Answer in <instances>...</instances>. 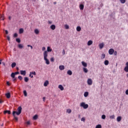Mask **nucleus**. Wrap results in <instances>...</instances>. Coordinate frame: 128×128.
<instances>
[{"label": "nucleus", "mask_w": 128, "mask_h": 128, "mask_svg": "<svg viewBox=\"0 0 128 128\" xmlns=\"http://www.w3.org/2000/svg\"><path fill=\"white\" fill-rule=\"evenodd\" d=\"M52 51V49L50 46L47 47V51H46L47 52H50Z\"/></svg>", "instance_id": "1a4fd4ad"}, {"label": "nucleus", "mask_w": 128, "mask_h": 128, "mask_svg": "<svg viewBox=\"0 0 128 128\" xmlns=\"http://www.w3.org/2000/svg\"><path fill=\"white\" fill-rule=\"evenodd\" d=\"M88 96V92H85L84 93V96L85 98H87V96Z\"/></svg>", "instance_id": "393cba45"}, {"label": "nucleus", "mask_w": 128, "mask_h": 128, "mask_svg": "<svg viewBox=\"0 0 128 128\" xmlns=\"http://www.w3.org/2000/svg\"><path fill=\"white\" fill-rule=\"evenodd\" d=\"M5 32H6V34H8V30H6Z\"/></svg>", "instance_id": "4d7b16f0"}, {"label": "nucleus", "mask_w": 128, "mask_h": 128, "mask_svg": "<svg viewBox=\"0 0 128 128\" xmlns=\"http://www.w3.org/2000/svg\"><path fill=\"white\" fill-rule=\"evenodd\" d=\"M96 128H102V125L100 124L96 125Z\"/></svg>", "instance_id": "4c0bfd02"}, {"label": "nucleus", "mask_w": 128, "mask_h": 128, "mask_svg": "<svg viewBox=\"0 0 128 128\" xmlns=\"http://www.w3.org/2000/svg\"><path fill=\"white\" fill-rule=\"evenodd\" d=\"M6 96L7 98H10V93H6Z\"/></svg>", "instance_id": "a211bd4d"}, {"label": "nucleus", "mask_w": 128, "mask_h": 128, "mask_svg": "<svg viewBox=\"0 0 128 128\" xmlns=\"http://www.w3.org/2000/svg\"><path fill=\"white\" fill-rule=\"evenodd\" d=\"M16 42L20 44V38H16Z\"/></svg>", "instance_id": "f704fd0d"}, {"label": "nucleus", "mask_w": 128, "mask_h": 128, "mask_svg": "<svg viewBox=\"0 0 128 128\" xmlns=\"http://www.w3.org/2000/svg\"><path fill=\"white\" fill-rule=\"evenodd\" d=\"M14 38H17L18 37V34L15 33L14 35Z\"/></svg>", "instance_id": "de8ad7c7"}, {"label": "nucleus", "mask_w": 128, "mask_h": 128, "mask_svg": "<svg viewBox=\"0 0 128 128\" xmlns=\"http://www.w3.org/2000/svg\"><path fill=\"white\" fill-rule=\"evenodd\" d=\"M59 68L60 70H64V66H59Z\"/></svg>", "instance_id": "2eb2a0df"}, {"label": "nucleus", "mask_w": 128, "mask_h": 128, "mask_svg": "<svg viewBox=\"0 0 128 128\" xmlns=\"http://www.w3.org/2000/svg\"><path fill=\"white\" fill-rule=\"evenodd\" d=\"M79 8L80 10H84V4H80L79 6Z\"/></svg>", "instance_id": "0eeeda50"}, {"label": "nucleus", "mask_w": 128, "mask_h": 128, "mask_svg": "<svg viewBox=\"0 0 128 128\" xmlns=\"http://www.w3.org/2000/svg\"><path fill=\"white\" fill-rule=\"evenodd\" d=\"M58 88L60 90H64V86L62 84L59 85Z\"/></svg>", "instance_id": "9d476101"}, {"label": "nucleus", "mask_w": 128, "mask_h": 128, "mask_svg": "<svg viewBox=\"0 0 128 128\" xmlns=\"http://www.w3.org/2000/svg\"><path fill=\"white\" fill-rule=\"evenodd\" d=\"M14 74H15V76H16V74H20V72H14Z\"/></svg>", "instance_id": "5fc2aeb1"}, {"label": "nucleus", "mask_w": 128, "mask_h": 128, "mask_svg": "<svg viewBox=\"0 0 128 128\" xmlns=\"http://www.w3.org/2000/svg\"><path fill=\"white\" fill-rule=\"evenodd\" d=\"M2 64H3V66H6V63H4V62H2Z\"/></svg>", "instance_id": "e2e57ef3"}, {"label": "nucleus", "mask_w": 128, "mask_h": 128, "mask_svg": "<svg viewBox=\"0 0 128 128\" xmlns=\"http://www.w3.org/2000/svg\"><path fill=\"white\" fill-rule=\"evenodd\" d=\"M7 39H8V40H10V36H7Z\"/></svg>", "instance_id": "6e6d98bb"}, {"label": "nucleus", "mask_w": 128, "mask_h": 128, "mask_svg": "<svg viewBox=\"0 0 128 128\" xmlns=\"http://www.w3.org/2000/svg\"><path fill=\"white\" fill-rule=\"evenodd\" d=\"M76 30H77V32H80V30H82V28H80V26H77Z\"/></svg>", "instance_id": "b1692460"}, {"label": "nucleus", "mask_w": 128, "mask_h": 128, "mask_svg": "<svg viewBox=\"0 0 128 128\" xmlns=\"http://www.w3.org/2000/svg\"><path fill=\"white\" fill-rule=\"evenodd\" d=\"M108 63L109 62H108V60H106L104 62L105 66H108Z\"/></svg>", "instance_id": "c85d7f7f"}, {"label": "nucleus", "mask_w": 128, "mask_h": 128, "mask_svg": "<svg viewBox=\"0 0 128 128\" xmlns=\"http://www.w3.org/2000/svg\"><path fill=\"white\" fill-rule=\"evenodd\" d=\"M44 60L46 61V64H50V60L48 59V52L44 51Z\"/></svg>", "instance_id": "f03ea898"}, {"label": "nucleus", "mask_w": 128, "mask_h": 128, "mask_svg": "<svg viewBox=\"0 0 128 128\" xmlns=\"http://www.w3.org/2000/svg\"><path fill=\"white\" fill-rule=\"evenodd\" d=\"M34 120H37L38 119V115H35L33 117Z\"/></svg>", "instance_id": "58836bf2"}, {"label": "nucleus", "mask_w": 128, "mask_h": 128, "mask_svg": "<svg viewBox=\"0 0 128 128\" xmlns=\"http://www.w3.org/2000/svg\"><path fill=\"white\" fill-rule=\"evenodd\" d=\"M87 83L88 86H92V80L91 78H88V80Z\"/></svg>", "instance_id": "20e7f679"}, {"label": "nucleus", "mask_w": 128, "mask_h": 128, "mask_svg": "<svg viewBox=\"0 0 128 128\" xmlns=\"http://www.w3.org/2000/svg\"><path fill=\"white\" fill-rule=\"evenodd\" d=\"M66 112H68V114H70V112H72V110L70 109H68Z\"/></svg>", "instance_id": "c9c22d12"}, {"label": "nucleus", "mask_w": 128, "mask_h": 128, "mask_svg": "<svg viewBox=\"0 0 128 128\" xmlns=\"http://www.w3.org/2000/svg\"><path fill=\"white\" fill-rule=\"evenodd\" d=\"M83 70L84 72H88V69L86 68H83Z\"/></svg>", "instance_id": "473e14b6"}, {"label": "nucleus", "mask_w": 128, "mask_h": 128, "mask_svg": "<svg viewBox=\"0 0 128 128\" xmlns=\"http://www.w3.org/2000/svg\"><path fill=\"white\" fill-rule=\"evenodd\" d=\"M80 106H81V108H83L84 109H86L88 108V104H86L84 102H82L80 104Z\"/></svg>", "instance_id": "7ed1b4c3"}, {"label": "nucleus", "mask_w": 128, "mask_h": 128, "mask_svg": "<svg viewBox=\"0 0 128 128\" xmlns=\"http://www.w3.org/2000/svg\"><path fill=\"white\" fill-rule=\"evenodd\" d=\"M24 96H28V93L26 92V90L24 91Z\"/></svg>", "instance_id": "72a5a7b5"}, {"label": "nucleus", "mask_w": 128, "mask_h": 128, "mask_svg": "<svg viewBox=\"0 0 128 128\" xmlns=\"http://www.w3.org/2000/svg\"><path fill=\"white\" fill-rule=\"evenodd\" d=\"M28 48H31V50H32V46H30V45H28Z\"/></svg>", "instance_id": "603ef678"}, {"label": "nucleus", "mask_w": 128, "mask_h": 128, "mask_svg": "<svg viewBox=\"0 0 128 128\" xmlns=\"http://www.w3.org/2000/svg\"><path fill=\"white\" fill-rule=\"evenodd\" d=\"M19 34H24V28H21L19 30Z\"/></svg>", "instance_id": "aec40b11"}, {"label": "nucleus", "mask_w": 128, "mask_h": 128, "mask_svg": "<svg viewBox=\"0 0 128 128\" xmlns=\"http://www.w3.org/2000/svg\"><path fill=\"white\" fill-rule=\"evenodd\" d=\"M42 50L44 52V50H46V47H42Z\"/></svg>", "instance_id": "864d4df0"}, {"label": "nucleus", "mask_w": 128, "mask_h": 128, "mask_svg": "<svg viewBox=\"0 0 128 128\" xmlns=\"http://www.w3.org/2000/svg\"><path fill=\"white\" fill-rule=\"evenodd\" d=\"M126 66L124 70V72H128V62H126Z\"/></svg>", "instance_id": "39448f33"}, {"label": "nucleus", "mask_w": 128, "mask_h": 128, "mask_svg": "<svg viewBox=\"0 0 128 128\" xmlns=\"http://www.w3.org/2000/svg\"><path fill=\"white\" fill-rule=\"evenodd\" d=\"M18 47L19 48H24V46H22V44H19L18 45Z\"/></svg>", "instance_id": "7c9ffc66"}, {"label": "nucleus", "mask_w": 128, "mask_h": 128, "mask_svg": "<svg viewBox=\"0 0 128 128\" xmlns=\"http://www.w3.org/2000/svg\"><path fill=\"white\" fill-rule=\"evenodd\" d=\"M116 120L118 122H120V120H122V116H118V117H117Z\"/></svg>", "instance_id": "4468645a"}, {"label": "nucleus", "mask_w": 128, "mask_h": 128, "mask_svg": "<svg viewBox=\"0 0 128 128\" xmlns=\"http://www.w3.org/2000/svg\"><path fill=\"white\" fill-rule=\"evenodd\" d=\"M114 50L112 48H110L109 50H108V54H114Z\"/></svg>", "instance_id": "423d86ee"}, {"label": "nucleus", "mask_w": 128, "mask_h": 128, "mask_svg": "<svg viewBox=\"0 0 128 128\" xmlns=\"http://www.w3.org/2000/svg\"><path fill=\"white\" fill-rule=\"evenodd\" d=\"M104 58H106V54H104V53H103L102 54L101 58L102 60H104Z\"/></svg>", "instance_id": "cd10ccee"}, {"label": "nucleus", "mask_w": 128, "mask_h": 128, "mask_svg": "<svg viewBox=\"0 0 128 128\" xmlns=\"http://www.w3.org/2000/svg\"><path fill=\"white\" fill-rule=\"evenodd\" d=\"M4 114H10V110H5L4 111Z\"/></svg>", "instance_id": "5701e85b"}, {"label": "nucleus", "mask_w": 128, "mask_h": 128, "mask_svg": "<svg viewBox=\"0 0 128 128\" xmlns=\"http://www.w3.org/2000/svg\"><path fill=\"white\" fill-rule=\"evenodd\" d=\"M104 46V43H101L99 44V47H100V49L102 48Z\"/></svg>", "instance_id": "4be33fe9"}, {"label": "nucleus", "mask_w": 128, "mask_h": 128, "mask_svg": "<svg viewBox=\"0 0 128 128\" xmlns=\"http://www.w3.org/2000/svg\"><path fill=\"white\" fill-rule=\"evenodd\" d=\"M121 4H124L126 2V0H120Z\"/></svg>", "instance_id": "ea45409f"}, {"label": "nucleus", "mask_w": 128, "mask_h": 128, "mask_svg": "<svg viewBox=\"0 0 128 128\" xmlns=\"http://www.w3.org/2000/svg\"><path fill=\"white\" fill-rule=\"evenodd\" d=\"M34 32L36 34H40V30H38V29H35Z\"/></svg>", "instance_id": "6ab92c4d"}, {"label": "nucleus", "mask_w": 128, "mask_h": 128, "mask_svg": "<svg viewBox=\"0 0 128 128\" xmlns=\"http://www.w3.org/2000/svg\"><path fill=\"white\" fill-rule=\"evenodd\" d=\"M64 28L66 30H68V28H70V26H68V24H65Z\"/></svg>", "instance_id": "2f4dec72"}, {"label": "nucleus", "mask_w": 128, "mask_h": 128, "mask_svg": "<svg viewBox=\"0 0 128 128\" xmlns=\"http://www.w3.org/2000/svg\"><path fill=\"white\" fill-rule=\"evenodd\" d=\"M0 64H2V60H0Z\"/></svg>", "instance_id": "338daca9"}, {"label": "nucleus", "mask_w": 128, "mask_h": 128, "mask_svg": "<svg viewBox=\"0 0 128 128\" xmlns=\"http://www.w3.org/2000/svg\"><path fill=\"white\" fill-rule=\"evenodd\" d=\"M62 54H66V52L64 50H63Z\"/></svg>", "instance_id": "13d9d810"}, {"label": "nucleus", "mask_w": 128, "mask_h": 128, "mask_svg": "<svg viewBox=\"0 0 128 128\" xmlns=\"http://www.w3.org/2000/svg\"><path fill=\"white\" fill-rule=\"evenodd\" d=\"M16 63L14 62L12 63L11 66H12V68H16Z\"/></svg>", "instance_id": "dca6fc26"}, {"label": "nucleus", "mask_w": 128, "mask_h": 128, "mask_svg": "<svg viewBox=\"0 0 128 128\" xmlns=\"http://www.w3.org/2000/svg\"><path fill=\"white\" fill-rule=\"evenodd\" d=\"M4 102V100L0 99V104H2Z\"/></svg>", "instance_id": "bf43d9fd"}, {"label": "nucleus", "mask_w": 128, "mask_h": 128, "mask_svg": "<svg viewBox=\"0 0 128 128\" xmlns=\"http://www.w3.org/2000/svg\"><path fill=\"white\" fill-rule=\"evenodd\" d=\"M29 76L30 78H34V76H32L30 72V73Z\"/></svg>", "instance_id": "c03bdc74"}, {"label": "nucleus", "mask_w": 128, "mask_h": 128, "mask_svg": "<svg viewBox=\"0 0 128 128\" xmlns=\"http://www.w3.org/2000/svg\"><path fill=\"white\" fill-rule=\"evenodd\" d=\"M113 54H114V56H116V54H118V52H116V51H114V52H113Z\"/></svg>", "instance_id": "09e8293b"}, {"label": "nucleus", "mask_w": 128, "mask_h": 128, "mask_svg": "<svg viewBox=\"0 0 128 128\" xmlns=\"http://www.w3.org/2000/svg\"><path fill=\"white\" fill-rule=\"evenodd\" d=\"M126 94H128V90H126Z\"/></svg>", "instance_id": "680f3d73"}, {"label": "nucleus", "mask_w": 128, "mask_h": 128, "mask_svg": "<svg viewBox=\"0 0 128 128\" xmlns=\"http://www.w3.org/2000/svg\"><path fill=\"white\" fill-rule=\"evenodd\" d=\"M24 82H28V80H29L28 78V77H25V78H24Z\"/></svg>", "instance_id": "a878e982"}, {"label": "nucleus", "mask_w": 128, "mask_h": 128, "mask_svg": "<svg viewBox=\"0 0 128 128\" xmlns=\"http://www.w3.org/2000/svg\"><path fill=\"white\" fill-rule=\"evenodd\" d=\"M50 62H54V57H52L50 58Z\"/></svg>", "instance_id": "37998d69"}, {"label": "nucleus", "mask_w": 128, "mask_h": 128, "mask_svg": "<svg viewBox=\"0 0 128 128\" xmlns=\"http://www.w3.org/2000/svg\"><path fill=\"white\" fill-rule=\"evenodd\" d=\"M51 30H56V25L52 24L50 26Z\"/></svg>", "instance_id": "ddd939ff"}, {"label": "nucleus", "mask_w": 128, "mask_h": 128, "mask_svg": "<svg viewBox=\"0 0 128 128\" xmlns=\"http://www.w3.org/2000/svg\"><path fill=\"white\" fill-rule=\"evenodd\" d=\"M20 74H22V76H26V70H20Z\"/></svg>", "instance_id": "6e6552de"}, {"label": "nucleus", "mask_w": 128, "mask_h": 128, "mask_svg": "<svg viewBox=\"0 0 128 128\" xmlns=\"http://www.w3.org/2000/svg\"><path fill=\"white\" fill-rule=\"evenodd\" d=\"M110 120H114V115L110 116Z\"/></svg>", "instance_id": "e433bc0d"}, {"label": "nucleus", "mask_w": 128, "mask_h": 128, "mask_svg": "<svg viewBox=\"0 0 128 128\" xmlns=\"http://www.w3.org/2000/svg\"><path fill=\"white\" fill-rule=\"evenodd\" d=\"M26 124H28V126H30V121H28L26 122Z\"/></svg>", "instance_id": "49530a36"}, {"label": "nucleus", "mask_w": 128, "mask_h": 128, "mask_svg": "<svg viewBox=\"0 0 128 128\" xmlns=\"http://www.w3.org/2000/svg\"><path fill=\"white\" fill-rule=\"evenodd\" d=\"M81 120L82 122H84V120H86V119L84 118H82Z\"/></svg>", "instance_id": "8fccbe9b"}, {"label": "nucleus", "mask_w": 128, "mask_h": 128, "mask_svg": "<svg viewBox=\"0 0 128 128\" xmlns=\"http://www.w3.org/2000/svg\"><path fill=\"white\" fill-rule=\"evenodd\" d=\"M32 74H34V76H36V72H30Z\"/></svg>", "instance_id": "a18cd8bd"}, {"label": "nucleus", "mask_w": 128, "mask_h": 128, "mask_svg": "<svg viewBox=\"0 0 128 128\" xmlns=\"http://www.w3.org/2000/svg\"><path fill=\"white\" fill-rule=\"evenodd\" d=\"M8 18H9V20H11L12 18L10 16H9Z\"/></svg>", "instance_id": "774afa93"}, {"label": "nucleus", "mask_w": 128, "mask_h": 128, "mask_svg": "<svg viewBox=\"0 0 128 128\" xmlns=\"http://www.w3.org/2000/svg\"><path fill=\"white\" fill-rule=\"evenodd\" d=\"M43 100H44H44H46V97L43 98Z\"/></svg>", "instance_id": "69168bd1"}, {"label": "nucleus", "mask_w": 128, "mask_h": 128, "mask_svg": "<svg viewBox=\"0 0 128 128\" xmlns=\"http://www.w3.org/2000/svg\"><path fill=\"white\" fill-rule=\"evenodd\" d=\"M48 24H52V22L50 21H48Z\"/></svg>", "instance_id": "0e129e2a"}, {"label": "nucleus", "mask_w": 128, "mask_h": 128, "mask_svg": "<svg viewBox=\"0 0 128 128\" xmlns=\"http://www.w3.org/2000/svg\"><path fill=\"white\" fill-rule=\"evenodd\" d=\"M11 76L12 78H14L16 76V74H14V72H12L11 74Z\"/></svg>", "instance_id": "bb28decb"}, {"label": "nucleus", "mask_w": 128, "mask_h": 128, "mask_svg": "<svg viewBox=\"0 0 128 128\" xmlns=\"http://www.w3.org/2000/svg\"><path fill=\"white\" fill-rule=\"evenodd\" d=\"M22 106H19L17 109L16 111H13L12 112V116H14V120H15L16 122H18V118L16 116H20V114H22Z\"/></svg>", "instance_id": "f257e3e1"}, {"label": "nucleus", "mask_w": 128, "mask_h": 128, "mask_svg": "<svg viewBox=\"0 0 128 128\" xmlns=\"http://www.w3.org/2000/svg\"><path fill=\"white\" fill-rule=\"evenodd\" d=\"M67 74H68L69 76H72V70H68L67 72Z\"/></svg>", "instance_id": "412c9836"}, {"label": "nucleus", "mask_w": 128, "mask_h": 128, "mask_svg": "<svg viewBox=\"0 0 128 128\" xmlns=\"http://www.w3.org/2000/svg\"><path fill=\"white\" fill-rule=\"evenodd\" d=\"M82 64L83 66H84V68H86L88 66V64L86 62H82Z\"/></svg>", "instance_id": "9b49d317"}, {"label": "nucleus", "mask_w": 128, "mask_h": 128, "mask_svg": "<svg viewBox=\"0 0 128 128\" xmlns=\"http://www.w3.org/2000/svg\"><path fill=\"white\" fill-rule=\"evenodd\" d=\"M18 78L20 80H22V76H18Z\"/></svg>", "instance_id": "a19ab883"}, {"label": "nucleus", "mask_w": 128, "mask_h": 128, "mask_svg": "<svg viewBox=\"0 0 128 128\" xmlns=\"http://www.w3.org/2000/svg\"><path fill=\"white\" fill-rule=\"evenodd\" d=\"M4 20V15H2L0 17V20Z\"/></svg>", "instance_id": "c756f323"}, {"label": "nucleus", "mask_w": 128, "mask_h": 128, "mask_svg": "<svg viewBox=\"0 0 128 128\" xmlns=\"http://www.w3.org/2000/svg\"><path fill=\"white\" fill-rule=\"evenodd\" d=\"M48 80L45 81L44 84V86H48Z\"/></svg>", "instance_id": "f8f14e48"}, {"label": "nucleus", "mask_w": 128, "mask_h": 128, "mask_svg": "<svg viewBox=\"0 0 128 128\" xmlns=\"http://www.w3.org/2000/svg\"><path fill=\"white\" fill-rule=\"evenodd\" d=\"M92 40H90L88 41L87 44H88V46H92Z\"/></svg>", "instance_id": "f3484780"}, {"label": "nucleus", "mask_w": 128, "mask_h": 128, "mask_svg": "<svg viewBox=\"0 0 128 128\" xmlns=\"http://www.w3.org/2000/svg\"><path fill=\"white\" fill-rule=\"evenodd\" d=\"M13 82H16V78L15 77L13 78Z\"/></svg>", "instance_id": "3c124183"}, {"label": "nucleus", "mask_w": 128, "mask_h": 128, "mask_svg": "<svg viewBox=\"0 0 128 128\" xmlns=\"http://www.w3.org/2000/svg\"><path fill=\"white\" fill-rule=\"evenodd\" d=\"M102 120H106V115L104 114L102 115Z\"/></svg>", "instance_id": "79ce46f5"}, {"label": "nucleus", "mask_w": 128, "mask_h": 128, "mask_svg": "<svg viewBox=\"0 0 128 128\" xmlns=\"http://www.w3.org/2000/svg\"><path fill=\"white\" fill-rule=\"evenodd\" d=\"M6 84L8 86H10V82H6Z\"/></svg>", "instance_id": "052dcab7"}]
</instances>
